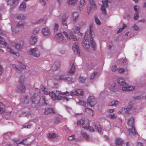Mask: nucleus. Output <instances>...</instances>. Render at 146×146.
<instances>
[{
  "label": "nucleus",
  "mask_w": 146,
  "mask_h": 146,
  "mask_svg": "<svg viewBox=\"0 0 146 146\" xmlns=\"http://www.w3.org/2000/svg\"><path fill=\"white\" fill-rule=\"evenodd\" d=\"M87 102L83 100H80L78 102L79 104L84 107L85 110H91L89 107L91 108H94L97 103V101L96 98L95 96L91 94L88 97L87 100Z\"/></svg>",
  "instance_id": "f257e3e1"
},
{
  "label": "nucleus",
  "mask_w": 146,
  "mask_h": 146,
  "mask_svg": "<svg viewBox=\"0 0 146 146\" xmlns=\"http://www.w3.org/2000/svg\"><path fill=\"white\" fill-rule=\"evenodd\" d=\"M92 36V35L90 27V30L88 31H87L85 33L84 40L82 44V46L85 48H88L90 47V44L88 38L89 37H90V40L92 48L93 50H95L96 49V44L94 41H93Z\"/></svg>",
  "instance_id": "f03ea898"
},
{
  "label": "nucleus",
  "mask_w": 146,
  "mask_h": 146,
  "mask_svg": "<svg viewBox=\"0 0 146 146\" xmlns=\"http://www.w3.org/2000/svg\"><path fill=\"white\" fill-rule=\"evenodd\" d=\"M63 33L67 39H72L74 41L77 40L78 39L74 34H77L78 35L80 34H81L80 33V28L77 26L74 27L72 31L69 30L67 32L64 31Z\"/></svg>",
  "instance_id": "7ed1b4c3"
},
{
  "label": "nucleus",
  "mask_w": 146,
  "mask_h": 146,
  "mask_svg": "<svg viewBox=\"0 0 146 146\" xmlns=\"http://www.w3.org/2000/svg\"><path fill=\"white\" fill-rule=\"evenodd\" d=\"M23 41L21 40L17 42H14L11 43L10 44V46H7L6 48V50L7 51L16 55L17 56H18L19 54L16 52L14 49H13L12 47H14L16 49L19 50H21L24 45Z\"/></svg>",
  "instance_id": "20e7f679"
},
{
  "label": "nucleus",
  "mask_w": 146,
  "mask_h": 146,
  "mask_svg": "<svg viewBox=\"0 0 146 146\" xmlns=\"http://www.w3.org/2000/svg\"><path fill=\"white\" fill-rule=\"evenodd\" d=\"M55 79L57 81L62 80L68 84H70L72 82V80L71 77L67 76L64 74L57 75L55 76Z\"/></svg>",
  "instance_id": "39448f33"
},
{
  "label": "nucleus",
  "mask_w": 146,
  "mask_h": 146,
  "mask_svg": "<svg viewBox=\"0 0 146 146\" xmlns=\"http://www.w3.org/2000/svg\"><path fill=\"white\" fill-rule=\"evenodd\" d=\"M134 119L133 117L130 118L128 120L127 125L129 127V134L131 136L136 134V132L134 127Z\"/></svg>",
  "instance_id": "423d86ee"
},
{
  "label": "nucleus",
  "mask_w": 146,
  "mask_h": 146,
  "mask_svg": "<svg viewBox=\"0 0 146 146\" xmlns=\"http://www.w3.org/2000/svg\"><path fill=\"white\" fill-rule=\"evenodd\" d=\"M33 104L35 106L41 104L40 102V98L37 93H35L31 97Z\"/></svg>",
  "instance_id": "0eeeda50"
},
{
  "label": "nucleus",
  "mask_w": 146,
  "mask_h": 146,
  "mask_svg": "<svg viewBox=\"0 0 146 146\" xmlns=\"http://www.w3.org/2000/svg\"><path fill=\"white\" fill-rule=\"evenodd\" d=\"M88 6L89 7L87 8L86 11V13L88 15L92 10L95 9L96 8V6L95 2L93 0H89Z\"/></svg>",
  "instance_id": "6e6552de"
},
{
  "label": "nucleus",
  "mask_w": 146,
  "mask_h": 146,
  "mask_svg": "<svg viewBox=\"0 0 146 146\" xmlns=\"http://www.w3.org/2000/svg\"><path fill=\"white\" fill-rule=\"evenodd\" d=\"M29 54L36 57H39L40 55V52L38 48L37 47L31 48L29 49Z\"/></svg>",
  "instance_id": "1a4fd4ad"
},
{
  "label": "nucleus",
  "mask_w": 146,
  "mask_h": 146,
  "mask_svg": "<svg viewBox=\"0 0 146 146\" xmlns=\"http://www.w3.org/2000/svg\"><path fill=\"white\" fill-rule=\"evenodd\" d=\"M70 95L71 96H82L84 95V92L82 90L80 89L75 90L70 92V94L68 95Z\"/></svg>",
  "instance_id": "9d476101"
},
{
  "label": "nucleus",
  "mask_w": 146,
  "mask_h": 146,
  "mask_svg": "<svg viewBox=\"0 0 146 146\" xmlns=\"http://www.w3.org/2000/svg\"><path fill=\"white\" fill-rule=\"evenodd\" d=\"M12 67L14 69L16 70L18 72L21 71V70L19 68H21L25 69H27L28 68V67L27 66H25L23 64L20 63L19 64L20 67L18 65L15 64H11Z\"/></svg>",
  "instance_id": "9b49d317"
},
{
  "label": "nucleus",
  "mask_w": 146,
  "mask_h": 146,
  "mask_svg": "<svg viewBox=\"0 0 146 146\" xmlns=\"http://www.w3.org/2000/svg\"><path fill=\"white\" fill-rule=\"evenodd\" d=\"M41 33L44 36H49L51 34L50 30L46 27H44L42 29Z\"/></svg>",
  "instance_id": "f8f14e48"
},
{
  "label": "nucleus",
  "mask_w": 146,
  "mask_h": 146,
  "mask_svg": "<svg viewBox=\"0 0 146 146\" xmlns=\"http://www.w3.org/2000/svg\"><path fill=\"white\" fill-rule=\"evenodd\" d=\"M111 1V0H104L102 1V5L101 7V9L104 14H106V9L107 7L108 2H110Z\"/></svg>",
  "instance_id": "ddd939ff"
},
{
  "label": "nucleus",
  "mask_w": 146,
  "mask_h": 146,
  "mask_svg": "<svg viewBox=\"0 0 146 146\" xmlns=\"http://www.w3.org/2000/svg\"><path fill=\"white\" fill-rule=\"evenodd\" d=\"M19 0H8L7 1V5L10 6L11 8H14L18 4Z\"/></svg>",
  "instance_id": "4468645a"
},
{
  "label": "nucleus",
  "mask_w": 146,
  "mask_h": 146,
  "mask_svg": "<svg viewBox=\"0 0 146 146\" xmlns=\"http://www.w3.org/2000/svg\"><path fill=\"white\" fill-rule=\"evenodd\" d=\"M116 83L114 81L110 82L108 84L107 87L111 91L115 92V86Z\"/></svg>",
  "instance_id": "2eb2a0df"
},
{
  "label": "nucleus",
  "mask_w": 146,
  "mask_h": 146,
  "mask_svg": "<svg viewBox=\"0 0 146 146\" xmlns=\"http://www.w3.org/2000/svg\"><path fill=\"white\" fill-rule=\"evenodd\" d=\"M72 49L74 52L75 54H79V49L78 43L76 42L73 45Z\"/></svg>",
  "instance_id": "dca6fc26"
},
{
  "label": "nucleus",
  "mask_w": 146,
  "mask_h": 146,
  "mask_svg": "<svg viewBox=\"0 0 146 146\" xmlns=\"http://www.w3.org/2000/svg\"><path fill=\"white\" fill-rule=\"evenodd\" d=\"M68 17V15L66 14H63L62 18V23L64 26H66L67 25V20Z\"/></svg>",
  "instance_id": "f3484780"
},
{
  "label": "nucleus",
  "mask_w": 146,
  "mask_h": 146,
  "mask_svg": "<svg viewBox=\"0 0 146 146\" xmlns=\"http://www.w3.org/2000/svg\"><path fill=\"white\" fill-rule=\"evenodd\" d=\"M88 122V121H84V118H83L78 121L77 122V124L78 125H82V127L84 128H86L87 127L86 126V122Z\"/></svg>",
  "instance_id": "a211bd4d"
},
{
  "label": "nucleus",
  "mask_w": 146,
  "mask_h": 146,
  "mask_svg": "<svg viewBox=\"0 0 146 146\" xmlns=\"http://www.w3.org/2000/svg\"><path fill=\"white\" fill-rule=\"evenodd\" d=\"M16 90L17 92H24L25 90V85H20L17 86Z\"/></svg>",
  "instance_id": "6ab92c4d"
},
{
  "label": "nucleus",
  "mask_w": 146,
  "mask_h": 146,
  "mask_svg": "<svg viewBox=\"0 0 146 146\" xmlns=\"http://www.w3.org/2000/svg\"><path fill=\"white\" fill-rule=\"evenodd\" d=\"M72 21L73 23H75L78 19L79 14L78 12H74L72 13Z\"/></svg>",
  "instance_id": "aec40b11"
},
{
  "label": "nucleus",
  "mask_w": 146,
  "mask_h": 146,
  "mask_svg": "<svg viewBox=\"0 0 146 146\" xmlns=\"http://www.w3.org/2000/svg\"><path fill=\"white\" fill-rule=\"evenodd\" d=\"M55 37L58 41L60 42H64V38L62 35L61 33H59L55 35Z\"/></svg>",
  "instance_id": "412c9836"
},
{
  "label": "nucleus",
  "mask_w": 146,
  "mask_h": 146,
  "mask_svg": "<svg viewBox=\"0 0 146 146\" xmlns=\"http://www.w3.org/2000/svg\"><path fill=\"white\" fill-rule=\"evenodd\" d=\"M49 95L51 97L52 99L53 100H58V98L60 96L58 95L56 96V94L53 91H49Z\"/></svg>",
  "instance_id": "4be33fe9"
},
{
  "label": "nucleus",
  "mask_w": 146,
  "mask_h": 146,
  "mask_svg": "<svg viewBox=\"0 0 146 146\" xmlns=\"http://www.w3.org/2000/svg\"><path fill=\"white\" fill-rule=\"evenodd\" d=\"M37 41V38L36 36H31L29 40V43L31 44H35Z\"/></svg>",
  "instance_id": "5701e85b"
},
{
  "label": "nucleus",
  "mask_w": 146,
  "mask_h": 146,
  "mask_svg": "<svg viewBox=\"0 0 146 146\" xmlns=\"http://www.w3.org/2000/svg\"><path fill=\"white\" fill-rule=\"evenodd\" d=\"M124 143L123 140L120 138H117L115 141V144L116 145H122Z\"/></svg>",
  "instance_id": "b1692460"
},
{
  "label": "nucleus",
  "mask_w": 146,
  "mask_h": 146,
  "mask_svg": "<svg viewBox=\"0 0 146 146\" xmlns=\"http://www.w3.org/2000/svg\"><path fill=\"white\" fill-rule=\"evenodd\" d=\"M119 103L120 102L119 101L117 100H114L109 102L108 104V105L110 106L116 107L119 104Z\"/></svg>",
  "instance_id": "393cba45"
},
{
  "label": "nucleus",
  "mask_w": 146,
  "mask_h": 146,
  "mask_svg": "<svg viewBox=\"0 0 146 146\" xmlns=\"http://www.w3.org/2000/svg\"><path fill=\"white\" fill-rule=\"evenodd\" d=\"M86 1L85 0H80L78 5L79 9L81 10L83 9V7L85 5Z\"/></svg>",
  "instance_id": "a878e982"
},
{
  "label": "nucleus",
  "mask_w": 146,
  "mask_h": 146,
  "mask_svg": "<svg viewBox=\"0 0 146 146\" xmlns=\"http://www.w3.org/2000/svg\"><path fill=\"white\" fill-rule=\"evenodd\" d=\"M26 4L25 2H23L20 4L19 7V10L20 11H24L26 9Z\"/></svg>",
  "instance_id": "bb28decb"
},
{
  "label": "nucleus",
  "mask_w": 146,
  "mask_h": 146,
  "mask_svg": "<svg viewBox=\"0 0 146 146\" xmlns=\"http://www.w3.org/2000/svg\"><path fill=\"white\" fill-rule=\"evenodd\" d=\"M81 134L83 137L84 138L86 141H88L89 140L90 137L85 132L81 131Z\"/></svg>",
  "instance_id": "cd10ccee"
},
{
  "label": "nucleus",
  "mask_w": 146,
  "mask_h": 146,
  "mask_svg": "<svg viewBox=\"0 0 146 146\" xmlns=\"http://www.w3.org/2000/svg\"><path fill=\"white\" fill-rule=\"evenodd\" d=\"M117 82L118 84L120 86H124L126 85L125 80L123 78H120L117 80Z\"/></svg>",
  "instance_id": "c85d7f7f"
},
{
  "label": "nucleus",
  "mask_w": 146,
  "mask_h": 146,
  "mask_svg": "<svg viewBox=\"0 0 146 146\" xmlns=\"http://www.w3.org/2000/svg\"><path fill=\"white\" fill-rule=\"evenodd\" d=\"M100 76L99 73L96 72H94L91 75L90 79L91 80H93L96 77H98Z\"/></svg>",
  "instance_id": "c756f323"
},
{
  "label": "nucleus",
  "mask_w": 146,
  "mask_h": 146,
  "mask_svg": "<svg viewBox=\"0 0 146 146\" xmlns=\"http://www.w3.org/2000/svg\"><path fill=\"white\" fill-rule=\"evenodd\" d=\"M133 102L129 101L127 107L126 108V110H130L135 108Z\"/></svg>",
  "instance_id": "7c9ffc66"
},
{
  "label": "nucleus",
  "mask_w": 146,
  "mask_h": 146,
  "mask_svg": "<svg viewBox=\"0 0 146 146\" xmlns=\"http://www.w3.org/2000/svg\"><path fill=\"white\" fill-rule=\"evenodd\" d=\"M132 29L136 31H139L140 30V28L138 25L136 23L134 24L131 26Z\"/></svg>",
  "instance_id": "2f4dec72"
},
{
  "label": "nucleus",
  "mask_w": 146,
  "mask_h": 146,
  "mask_svg": "<svg viewBox=\"0 0 146 146\" xmlns=\"http://www.w3.org/2000/svg\"><path fill=\"white\" fill-rule=\"evenodd\" d=\"M26 17V16L24 14H19L17 15L16 18L17 19L19 20H23L25 19Z\"/></svg>",
  "instance_id": "473e14b6"
},
{
  "label": "nucleus",
  "mask_w": 146,
  "mask_h": 146,
  "mask_svg": "<svg viewBox=\"0 0 146 146\" xmlns=\"http://www.w3.org/2000/svg\"><path fill=\"white\" fill-rule=\"evenodd\" d=\"M78 0H67V3L69 5H74L77 4Z\"/></svg>",
  "instance_id": "72a5a7b5"
},
{
  "label": "nucleus",
  "mask_w": 146,
  "mask_h": 146,
  "mask_svg": "<svg viewBox=\"0 0 146 146\" xmlns=\"http://www.w3.org/2000/svg\"><path fill=\"white\" fill-rule=\"evenodd\" d=\"M76 70V66L74 64H73L69 70V73L71 74H74Z\"/></svg>",
  "instance_id": "f704fd0d"
},
{
  "label": "nucleus",
  "mask_w": 146,
  "mask_h": 146,
  "mask_svg": "<svg viewBox=\"0 0 146 146\" xmlns=\"http://www.w3.org/2000/svg\"><path fill=\"white\" fill-rule=\"evenodd\" d=\"M86 126L87 127V128H84L85 129L88 130L91 132H93L94 131V128L93 127L89 126V124L88 122H86Z\"/></svg>",
  "instance_id": "c9c22d12"
},
{
  "label": "nucleus",
  "mask_w": 146,
  "mask_h": 146,
  "mask_svg": "<svg viewBox=\"0 0 146 146\" xmlns=\"http://www.w3.org/2000/svg\"><path fill=\"white\" fill-rule=\"evenodd\" d=\"M61 118L60 116H57L54 117V123L55 124H58L60 122Z\"/></svg>",
  "instance_id": "e433bc0d"
},
{
  "label": "nucleus",
  "mask_w": 146,
  "mask_h": 146,
  "mask_svg": "<svg viewBox=\"0 0 146 146\" xmlns=\"http://www.w3.org/2000/svg\"><path fill=\"white\" fill-rule=\"evenodd\" d=\"M58 136L57 135L54 133H49L48 135V137L50 139H56Z\"/></svg>",
  "instance_id": "4c0bfd02"
},
{
  "label": "nucleus",
  "mask_w": 146,
  "mask_h": 146,
  "mask_svg": "<svg viewBox=\"0 0 146 146\" xmlns=\"http://www.w3.org/2000/svg\"><path fill=\"white\" fill-rule=\"evenodd\" d=\"M11 28L12 29V32L13 34H16L18 33L19 31V29L16 27L15 26L12 27Z\"/></svg>",
  "instance_id": "58836bf2"
},
{
  "label": "nucleus",
  "mask_w": 146,
  "mask_h": 146,
  "mask_svg": "<svg viewBox=\"0 0 146 146\" xmlns=\"http://www.w3.org/2000/svg\"><path fill=\"white\" fill-rule=\"evenodd\" d=\"M25 26L24 24L21 22L17 23L15 25V27L19 28H23Z\"/></svg>",
  "instance_id": "ea45409f"
},
{
  "label": "nucleus",
  "mask_w": 146,
  "mask_h": 146,
  "mask_svg": "<svg viewBox=\"0 0 146 146\" xmlns=\"http://www.w3.org/2000/svg\"><path fill=\"white\" fill-rule=\"evenodd\" d=\"M42 103L43 105H47L48 104V100L45 98V96H43L42 97Z\"/></svg>",
  "instance_id": "a19ab883"
},
{
  "label": "nucleus",
  "mask_w": 146,
  "mask_h": 146,
  "mask_svg": "<svg viewBox=\"0 0 146 146\" xmlns=\"http://www.w3.org/2000/svg\"><path fill=\"white\" fill-rule=\"evenodd\" d=\"M55 111L54 110H45L44 114L45 115H47L50 113H55Z\"/></svg>",
  "instance_id": "79ce46f5"
},
{
  "label": "nucleus",
  "mask_w": 146,
  "mask_h": 146,
  "mask_svg": "<svg viewBox=\"0 0 146 146\" xmlns=\"http://www.w3.org/2000/svg\"><path fill=\"white\" fill-rule=\"evenodd\" d=\"M58 100H65L67 101L69 100V98L67 97L64 96H60V97H58Z\"/></svg>",
  "instance_id": "37998d69"
},
{
  "label": "nucleus",
  "mask_w": 146,
  "mask_h": 146,
  "mask_svg": "<svg viewBox=\"0 0 146 146\" xmlns=\"http://www.w3.org/2000/svg\"><path fill=\"white\" fill-rule=\"evenodd\" d=\"M95 129H97L98 132L100 133L102 131L100 125H95Z\"/></svg>",
  "instance_id": "c03bdc74"
},
{
  "label": "nucleus",
  "mask_w": 146,
  "mask_h": 146,
  "mask_svg": "<svg viewBox=\"0 0 146 146\" xmlns=\"http://www.w3.org/2000/svg\"><path fill=\"white\" fill-rule=\"evenodd\" d=\"M7 111L8 110H0V113H3L4 115H9L11 112H7Z\"/></svg>",
  "instance_id": "a18cd8bd"
},
{
  "label": "nucleus",
  "mask_w": 146,
  "mask_h": 146,
  "mask_svg": "<svg viewBox=\"0 0 146 146\" xmlns=\"http://www.w3.org/2000/svg\"><path fill=\"white\" fill-rule=\"evenodd\" d=\"M95 64L92 62H90L89 63H88L87 66H88V68H93L95 65Z\"/></svg>",
  "instance_id": "49530a36"
},
{
  "label": "nucleus",
  "mask_w": 146,
  "mask_h": 146,
  "mask_svg": "<svg viewBox=\"0 0 146 146\" xmlns=\"http://www.w3.org/2000/svg\"><path fill=\"white\" fill-rule=\"evenodd\" d=\"M40 30V29L38 27H36L35 29L33 32V33L34 35H36L38 33Z\"/></svg>",
  "instance_id": "de8ad7c7"
},
{
  "label": "nucleus",
  "mask_w": 146,
  "mask_h": 146,
  "mask_svg": "<svg viewBox=\"0 0 146 146\" xmlns=\"http://www.w3.org/2000/svg\"><path fill=\"white\" fill-rule=\"evenodd\" d=\"M86 78L82 76H80L79 79V81L81 83H84L86 80Z\"/></svg>",
  "instance_id": "09e8293b"
},
{
  "label": "nucleus",
  "mask_w": 146,
  "mask_h": 146,
  "mask_svg": "<svg viewBox=\"0 0 146 146\" xmlns=\"http://www.w3.org/2000/svg\"><path fill=\"white\" fill-rule=\"evenodd\" d=\"M139 17V13L138 12H136L134 14L133 18L135 20H137L138 19Z\"/></svg>",
  "instance_id": "8fccbe9b"
},
{
  "label": "nucleus",
  "mask_w": 146,
  "mask_h": 146,
  "mask_svg": "<svg viewBox=\"0 0 146 146\" xmlns=\"http://www.w3.org/2000/svg\"><path fill=\"white\" fill-rule=\"evenodd\" d=\"M0 43L2 45H5L7 44L4 39L0 36Z\"/></svg>",
  "instance_id": "3c124183"
},
{
  "label": "nucleus",
  "mask_w": 146,
  "mask_h": 146,
  "mask_svg": "<svg viewBox=\"0 0 146 146\" xmlns=\"http://www.w3.org/2000/svg\"><path fill=\"white\" fill-rule=\"evenodd\" d=\"M24 102L25 104H27L29 102L28 97L27 96H25L24 98Z\"/></svg>",
  "instance_id": "603ef678"
},
{
  "label": "nucleus",
  "mask_w": 146,
  "mask_h": 146,
  "mask_svg": "<svg viewBox=\"0 0 146 146\" xmlns=\"http://www.w3.org/2000/svg\"><path fill=\"white\" fill-rule=\"evenodd\" d=\"M95 20L96 23L98 25H100L101 24V22L98 19L97 17L96 16H95Z\"/></svg>",
  "instance_id": "864d4df0"
},
{
  "label": "nucleus",
  "mask_w": 146,
  "mask_h": 146,
  "mask_svg": "<svg viewBox=\"0 0 146 146\" xmlns=\"http://www.w3.org/2000/svg\"><path fill=\"white\" fill-rule=\"evenodd\" d=\"M32 126V125L31 124H28L27 125H24L23 127V128H27L28 129H29L31 128Z\"/></svg>",
  "instance_id": "5fc2aeb1"
},
{
  "label": "nucleus",
  "mask_w": 146,
  "mask_h": 146,
  "mask_svg": "<svg viewBox=\"0 0 146 146\" xmlns=\"http://www.w3.org/2000/svg\"><path fill=\"white\" fill-rule=\"evenodd\" d=\"M59 25L58 23H55L54 24V31H56L58 29Z\"/></svg>",
  "instance_id": "6e6d98bb"
},
{
  "label": "nucleus",
  "mask_w": 146,
  "mask_h": 146,
  "mask_svg": "<svg viewBox=\"0 0 146 146\" xmlns=\"http://www.w3.org/2000/svg\"><path fill=\"white\" fill-rule=\"evenodd\" d=\"M68 139L69 140H73L75 139V135H72L71 136H69L68 138Z\"/></svg>",
  "instance_id": "4d7b16f0"
},
{
  "label": "nucleus",
  "mask_w": 146,
  "mask_h": 146,
  "mask_svg": "<svg viewBox=\"0 0 146 146\" xmlns=\"http://www.w3.org/2000/svg\"><path fill=\"white\" fill-rule=\"evenodd\" d=\"M128 86L127 84L123 86L122 88V90L124 91H128Z\"/></svg>",
  "instance_id": "13d9d810"
},
{
  "label": "nucleus",
  "mask_w": 146,
  "mask_h": 146,
  "mask_svg": "<svg viewBox=\"0 0 146 146\" xmlns=\"http://www.w3.org/2000/svg\"><path fill=\"white\" fill-rule=\"evenodd\" d=\"M5 108V105L0 102V110H3Z\"/></svg>",
  "instance_id": "bf43d9fd"
},
{
  "label": "nucleus",
  "mask_w": 146,
  "mask_h": 146,
  "mask_svg": "<svg viewBox=\"0 0 146 146\" xmlns=\"http://www.w3.org/2000/svg\"><path fill=\"white\" fill-rule=\"evenodd\" d=\"M125 71V70L123 68H121L118 69V72L120 74L123 73Z\"/></svg>",
  "instance_id": "052dcab7"
},
{
  "label": "nucleus",
  "mask_w": 146,
  "mask_h": 146,
  "mask_svg": "<svg viewBox=\"0 0 146 146\" xmlns=\"http://www.w3.org/2000/svg\"><path fill=\"white\" fill-rule=\"evenodd\" d=\"M117 69V67L115 65H113L111 68V70L113 72L115 71Z\"/></svg>",
  "instance_id": "680f3d73"
},
{
  "label": "nucleus",
  "mask_w": 146,
  "mask_h": 146,
  "mask_svg": "<svg viewBox=\"0 0 146 146\" xmlns=\"http://www.w3.org/2000/svg\"><path fill=\"white\" fill-rule=\"evenodd\" d=\"M128 91H131L135 89V87L133 86H128Z\"/></svg>",
  "instance_id": "e2e57ef3"
},
{
  "label": "nucleus",
  "mask_w": 146,
  "mask_h": 146,
  "mask_svg": "<svg viewBox=\"0 0 146 146\" xmlns=\"http://www.w3.org/2000/svg\"><path fill=\"white\" fill-rule=\"evenodd\" d=\"M108 117L111 119H114L116 117V116L115 114H110L109 115Z\"/></svg>",
  "instance_id": "0e129e2a"
},
{
  "label": "nucleus",
  "mask_w": 146,
  "mask_h": 146,
  "mask_svg": "<svg viewBox=\"0 0 146 146\" xmlns=\"http://www.w3.org/2000/svg\"><path fill=\"white\" fill-rule=\"evenodd\" d=\"M87 111H86L88 112V113H89V114L92 116L93 115V110H86Z\"/></svg>",
  "instance_id": "69168bd1"
},
{
  "label": "nucleus",
  "mask_w": 146,
  "mask_h": 146,
  "mask_svg": "<svg viewBox=\"0 0 146 146\" xmlns=\"http://www.w3.org/2000/svg\"><path fill=\"white\" fill-rule=\"evenodd\" d=\"M31 115V114L29 113H24L23 114V115L24 116L26 117H29L30 115Z\"/></svg>",
  "instance_id": "338daca9"
},
{
  "label": "nucleus",
  "mask_w": 146,
  "mask_h": 146,
  "mask_svg": "<svg viewBox=\"0 0 146 146\" xmlns=\"http://www.w3.org/2000/svg\"><path fill=\"white\" fill-rule=\"evenodd\" d=\"M39 1L42 5H44L45 4L46 2L44 0H39Z\"/></svg>",
  "instance_id": "774afa93"
}]
</instances>
